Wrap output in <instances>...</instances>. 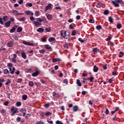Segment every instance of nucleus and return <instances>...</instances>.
<instances>
[{"instance_id":"1","label":"nucleus","mask_w":124,"mask_h":124,"mask_svg":"<svg viewBox=\"0 0 124 124\" xmlns=\"http://www.w3.org/2000/svg\"><path fill=\"white\" fill-rule=\"evenodd\" d=\"M44 20V18H35V20L33 21L32 23L35 25V27H39L42 25L41 23Z\"/></svg>"},{"instance_id":"2","label":"nucleus","mask_w":124,"mask_h":124,"mask_svg":"<svg viewBox=\"0 0 124 124\" xmlns=\"http://www.w3.org/2000/svg\"><path fill=\"white\" fill-rule=\"evenodd\" d=\"M9 113H11V116H14V114L19 113V111H18V108L16 107L13 106L12 108H11Z\"/></svg>"},{"instance_id":"3","label":"nucleus","mask_w":124,"mask_h":124,"mask_svg":"<svg viewBox=\"0 0 124 124\" xmlns=\"http://www.w3.org/2000/svg\"><path fill=\"white\" fill-rule=\"evenodd\" d=\"M112 3L115 7H119V4H123L124 3L122 0H114L112 1Z\"/></svg>"},{"instance_id":"4","label":"nucleus","mask_w":124,"mask_h":124,"mask_svg":"<svg viewBox=\"0 0 124 124\" xmlns=\"http://www.w3.org/2000/svg\"><path fill=\"white\" fill-rule=\"evenodd\" d=\"M66 33H67V31H64L63 30H62L61 31V36H62L63 38L66 40L70 38V33H68L69 34H68V35L66 36Z\"/></svg>"},{"instance_id":"5","label":"nucleus","mask_w":124,"mask_h":124,"mask_svg":"<svg viewBox=\"0 0 124 124\" xmlns=\"http://www.w3.org/2000/svg\"><path fill=\"white\" fill-rule=\"evenodd\" d=\"M11 13L15 14V16H17L19 15L20 16L24 15V14L23 13H19L17 10H13L11 11Z\"/></svg>"},{"instance_id":"6","label":"nucleus","mask_w":124,"mask_h":124,"mask_svg":"<svg viewBox=\"0 0 124 124\" xmlns=\"http://www.w3.org/2000/svg\"><path fill=\"white\" fill-rule=\"evenodd\" d=\"M52 6V4H48L47 6L45 7V11H47V10H49L51 9V7Z\"/></svg>"},{"instance_id":"7","label":"nucleus","mask_w":124,"mask_h":124,"mask_svg":"<svg viewBox=\"0 0 124 124\" xmlns=\"http://www.w3.org/2000/svg\"><path fill=\"white\" fill-rule=\"evenodd\" d=\"M25 14H26V15H29V16H33V13L30 11V10H27L25 12Z\"/></svg>"},{"instance_id":"8","label":"nucleus","mask_w":124,"mask_h":124,"mask_svg":"<svg viewBox=\"0 0 124 124\" xmlns=\"http://www.w3.org/2000/svg\"><path fill=\"white\" fill-rule=\"evenodd\" d=\"M23 44H24L25 45H27V46H33V43L28 42L25 41L23 42Z\"/></svg>"},{"instance_id":"9","label":"nucleus","mask_w":124,"mask_h":124,"mask_svg":"<svg viewBox=\"0 0 124 124\" xmlns=\"http://www.w3.org/2000/svg\"><path fill=\"white\" fill-rule=\"evenodd\" d=\"M10 25H11V21H8L7 22H6L5 23V27H6V28H8L9 27H10Z\"/></svg>"},{"instance_id":"10","label":"nucleus","mask_w":124,"mask_h":124,"mask_svg":"<svg viewBox=\"0 0 124 124\" xmlns=\"http://www.w3.org/2000/svg\"><path fill=\"white\" fill-rule=\"evenodd\" d=\"M13 46H14V41H9L8 43H7V46H8V47H12Z\"/></svg>"},{"instance_id":"11","label":"nucleus","mask_w":124,"mask_h":124,"mask_svg":"<svg viewBox=\"0 0 124 124\" xmlns=\"http://www.w3.org/2000/svg\"><path fill=\"white\" fill-rule=\"evenodd\" d=\"M93 52L94 54L95 53H100V49H98L97 47H95L93 49Z\"/></svg>"},{"instance_id":"12","label":"nucleus","mask_w":124,"mask_h":124,"mask_svg":"<svg viewBox=\"0 0 124 124\" xmlns=\"http://www.w3.org/2000/svg\"><path fill=\"white\" fill-rule=\"evenodd\" d=\"M3 73L4 75H6L7 74H10V71H9L8 69H4L3 70Z\"/></svg>"},{"instance_id":"13","label":"nucleus","mask_w":124,"mask_h":124,"mask_svg":"<svg viewBox=\"0 0 124 124\" xmlns=\"http://www.w3.org/2000/svg\"><path fill=\"white\" fill-rule=\"evenodd\" d=\"M21 54L22 58H23L24 59V60H26L27 59V55L26 53L24 52H21Z\"/></svg>"},{"instance_id":"14","label":"nucleus","mask_w":124,"mask_h":124,"mask_svg":"<svg viewBox=\"0 0 124 124\" xmlns=\"http://www.w3.org/2000/svg\"><path fill=\"white\" fill-rule=\"evenodd\" d=\"M37 31L39 32V33H42L44 32V29L42 28H38Z\"/></svg>"},{"instance_id":"15","label":"nucleus","mask_w":124,"mask_h":124,"mask_svg":"<svg viewBox=\"0 0 124 124\" xmlns=\"http://www.w3.org/2000/svg\"><path fill=\"white\" fill-rule=\"evenodd\" d=\"M98 71V67L96 65H94L93 68V72L94 73L97 72Z\"/></svg>"},{"instance_id":"16","label":"nucleus","mask_w":124,"mask_h":124,"mask_svg":"<svg viewBox=\"0 0 124 124\" xmlns=\"http://www.w3.org/2000/svg\"><path fill=\"white\" fill-rule=\"evenodd\" d=\"M45 15L46 16V18H47L48 20H51V19H52V16H51V14H46Z\"/></svg>"},{"instance_id":"17","label":"nucleus","mask_w":124,"mask_h":124,"mask_svg":"<svg viewBox=\"0 0 124 124\" xmlns=\"http://www.w3.org/2000/svg\"><path fill=\"white\" fill-rule=\"evenodd\" d=\"M73 110L74 112H77L78 110V106H75L73 107Z\"/></svg>"},{"instance_id":"18","label":"nucleus","mask_w":124,"mask_h":124,"mask_svg":"<svg viewBox=\"0 0 124 124\" xmlns=\"http://www.w3.org/2000/svg\"><path fill=\"white\" fill-rule=\"evenodd\" d=\"M39 72L38 71H36L35 72L32 74V76L33 77H35L39 75Z\"/></svg>"},{"instance_id":"19","label":"nucleus","mask_w":124,"mask_h":124,"mask_svg":"<svg viewBox=\"0 0 124 124\" xmlns=\"http://www.w3.org/2000/svg\"><path fill=\"white\" fill-rule=\"evenodd\" d=\"M48 40V42H53L55 41L56 40L54 37H50Z\"/></svg>"},{"instance_id":"20","label":"nucleus","mask_w":124,"mask_h":124,"mask_svg":"<svg viewBox=\"0 0 124 124\" xmlns=\"http://www.w3.org/2000/svg\"><path fill=\"white\" fill-rule=\"evenodd\" d=\"M53 96L56 98H60V94L58 93H56L54 92L53 93Z\"/></svg>"},{"instance_id":"21","label":"nucleus","mask_w":124,"mask_h":124,"mask_svg":"<svg viewBox=\"0 0 124 124\" xmlns=\"http://www.w3.org/2000/svg\"><path fill=\"white\" fill-rule=\"evenodd\" d=\"M77 85L78 86V87H81L82 84H81V82L80 81L79 79L77 80Z\"/></svg>"},{"instance_id":"22","label":"nucleus","mask_w":124,"mask_h":124,"mask_svg":"<svg viewBox=\"0 0 124 124\" xmlns=\"http://www.w3.org/2000/svg\"><path fill=\"white\" fill-rule=\"evenodd\" d=\"M22 31H23V28H22V27H18L17 28V29H16V32H17L18 33Z\"/></svg>"},{"instance_id":"23","label":"nucleus","mask_w":124,"mask_h":124,"mask_svg":"<svg viewBox=\"0 0 124 124\" xmlns=\"http://www.w3.org/2000/svg\"><path fill=\"white\" fill-rule=\"evenodd\" d=\"M11 79L8 78L7 79V82L5 83V85L6 86L9 85V84H11Z\"/></svg>"},{"instance_id":"24","label":"nucleus","mask_w":124,"mask_h":124,"mask_svg":"<svg viewBox=\"0 0 124 124\" xmlns=\"http://www.w3.org/2000/svg\"><path fill=\"white\" fill-rule=\"evenodd\" d=\"M63 46H64V48L65 49H68L69 47V44L66 43V44H64V45H63Z\"/></svg>"},{"instance_id":"25","label":"nucleus","mask_w":124,"mask_h":124,"mask_svg":"<svg viewBox=\"0 0 124 124\" xmlns=\"http://www.w3.org/2000/svg\"><path fill=\"white\" fill-rule=\"evenodd\" d=\"M26 17L24 16L22 18H20L18 19V21H19L20 22H24V21H26Z\"/></svg>"},{"instance_id":"26","label":"nucleus","mask_w":124,"mask_h":124,"mask_svg":"<svg viewBox=\"0 0 124 124\" xmlns=\"http://www.w3.org/2000/svg\"><path fill=\"white\" fill-rule=\"evenodd\" d=\"M28 99V96L27 95H23L22 96V99L23 100H26Z\"/></svg>"},{"instance_id":"27","label":"nucleus","mask_w":124,"mask_h":124,"mask_svg":"<svg viewBox=\"0 0 124 124\" xmlns=\"http://www.w3.org/2000/svg\"><path fill=\"white\" fill-rule=\"evenodd\" d=\"M16 30V28L15 27H13L11 30H10V33H13L14 32H15Z\"/></svg>"},{"instance_id":"28","label":"nucleus","mask_w":124,"mask_h":124,"mask_svg":"<svg viewBox=\"0 0 124 124\" xmlns=\"http://www.w3.org/2000/svg\"><path fill=\"white\" fill-rule=\"evenodd\" d=\"M33 6V4H32V3H27L26 6L27 7H31Z\"/></svg>"},{"instance_id":"29","label":"nucleus","mask_w":124,"mask_h":124,"mask_svg":"<svg viewBox=\"0 0 124 124\" xmlns=\"http://www.w3.org/2000/svg\"><path fill=\"white\" fill-rule=\"evenodd\" d=\"M119 55L118 57H119L120 58H122L124 56V53L123 52H119Z\"/></svg>"},{"instance_id":"30","label":"nucleus","mask_w":124,"mask_h":124,"mask_svg":"<svg viewBox=\"0 0 124 124\" xmlns=\"http://www.w3.org/2000/svg\"><path fill=\"white\" fill-rule=\"evenodd\" d=\"M108 21L110 23H113V20L112 17L111 16H109L108 17Z\"/></svg>"},{"instance_id":"31","label":"nucleus","mask_w":124,"mask_h":124,"mask_svg":"<svg viewBox=\"0 0 124 124\" xmlns=\"http://www.w3.org/2000/svg\"><path fill=\"white\" fill-rule=\"evenodd\" d=\"M45 48H46V49L47 50H50L51 49V46L49 45H46L45 46Z\"/></svg>"},{"instance_id":"32","label":"nucleus","mask_w":124,"mask_h":124,"mask_svg":"<svg viewBox=\"0 0 124 124\" xmlns=\"http://www.w3.org/2000/svg\"><path fill=\"white\" fill-rule=\"evenodd\" d=\"M114 81H115V78H112L109 79L108 83L111 84L112 82Z\"/></svg>"},{"instance_id":"33","label":"nucleus","mask_w":124,"mask_h":124,"mask_svg":"<svg viewBox=\"0 0 124 124\" xmlns=\"http://www.w3.org/2000/svg\"><path fill=\"white\" fill-rule=\"evenodd\" d=\"M96 29L98 31L101 30L102 29V26L100 25L96 26Z\"/></svg>"},{"instance_id":"34","label":"nucleus","mask_w":124,"mask_h":124,"mask_svg":"<svg viewBox=\"0 0 124 124\" xmlns=\"http://www.w3.org/2000/svg\"><path fill=\"white\" fill-rule=\"evenodd\" d=\"M35 15L36 16H39V15H40V12L38 11H36L35 13Z\"/></svg>"},{"instance_id":"35","label":"nucleus","mask_w":124,"mask_h":124,"mask_svg":"<svg viewBox=\"0 0 124 124\" xmlns=\"http://www.w3.org/2000/svg\"><path fill=\"white\" fill-rule=\"evenodd\" d=\"M52 113L49 112V111H47L46 113H45V115H46V116H49L50 115H51Z\"/></svg>"},{"instance_id":"36","label":"nucleus","mask_w":124,"mask_h":124,"mask_svg":"<svg viewBox=\"0 0 124 124\" xmlns=\"http://www.w3.org/2000/svg\"><path fill=\"white\" fill-rule=\"evenodd\" d=\"M116 28H117V29H118V30H119V29H120L121 28H122V26L121 25V24L118 23V24H117V25L116 26Z\"/></svg>"},{"instance_id":"37","label":"nucleus","mask_w":124,"mask_h":124,"mask_svg":"<svg viewBox=\"0 0 124 124\" xmlns=\"http://www.w3.org/2000/svg\"><path fill=\"white\" fill-rule=\"evenodd\" d=\"M39 53L41 54H44V53H46V50H45L44 49L39 50Z\"/></svg>"},{"instance_id":"38","label":"nucleus","mask_w":124,"mask_h":124,"mask_svg":"<svg viewBox=\"0 0 124 124\" xmlns=\"http://www.w3.org/2000/svg\"><path fill=\"white\" fill-rule=\"evenodd\" d=\"M108 14H109V11L108 10H105V11H104V15H108Z\"/></svg>"},{"instance_id":"39","label":"nucleus","mask_w":124,"mask_h":124,"mask_svg":"<svg viewBox=\"0 0 124 124\" xmlns=\"http://www.w3.org/2000/svg\"><path fill=\"white\" fill-rule=\"evenodd\" d=\"M29 85L30 87H33L34 85L33 81H29Z\"/></svg>"},{"instance_id":"40","label":"nucleus","mask_w":124,"mask_h":124,"mask_svg":"<svg viewBox=\"0 0 124 124\" xmlns=\"http://www.w3.org/2000/svg\"><path fill=\"white\" fill-rule=\"evenodd\" d=\"M20 112H21V113H23L24 112H27V110H26V108L20 109Z\"/></svg>"},{"instance_id":"41","label":"nucleus","mask_w":124,"mask_h":124,"mask_svg":"<svg viewBox=\"0 0 124 124\" xmlns=\"http://www.w3.org/2000/svg\"><path fill=\"white\" fill-rule=\"evenodd\" d=\"M12 71H11L10 74L13 75L14 73L15 72L16 68L13 67V69H12Z\"/></svg>"},{"instance_id":"42","label":"nucleus","mask_w":124,"mask_h":124,"mask_svg":"<svg viewBox=\"0 0 124 124\" xmlns=\"http://www.w3.org/2000/svg\"><path fill=\"white\" fill-rule=\"evenodd\" d=\"M16 106L17 107H20L21 106V103L19 101L16 102Z\"/></svg>"},{"instance_id":"43","label":"nucleus","mask_w":124,"mask_h":124,"mask_svg":"<svg viewBox=\"0 0 124 124\" xmlns=\"http://www.w3.org/2000/svg\"><path fill=\"white\" fill-rule=\"evenodd\" d=\"M7 16H3V21L4 22H6V21L7 20Z\"/></svg>"},{"instance_id":"44","label":"nucleus","mask_w":124,"mask_h":124,"mask_svg":"<svg viewBox=\"0 0 124 124\" xmlns=\"http://www.w3.org/2000/svg\"><path fill=\"white\" fill-rule=\"evenodd\" d=\"M13 38L16 40H18V36L17 35H13Z\"/></svg>"},{"instance_id":"45","label":"nucleus","mask_w":124,"mask_h":124,"mask_svg":"<svg viewBox=\"0 0 124 124\" xmlns=\"http://www.w3.org/2000/svg\"><path fill=\"white\" fill-rule=\"evenodd\" d=\"M76 35V31L73 30L72 31V36H75Z\"/></svg>"},{"instance_id":"46","label":"nucleus","mask_w":124,"mask_h":124,"mask_svg":"<svg viewBox=\"0 0 124 124\" xmlns=\"http://www.w3.org/2000/svg\"><path fill=\"white\" fill-rule=\"evenodd\" d=\"M89 22L91 24H93L94 23V20L93 19H89Z\"/></svg>"},{"instance_id":"47","label":"nucleus","mask_w":124,"mask_h":124,"mask_svg":"<svg viewBox=\"0 0 124 124\" xmlns=\"http://www.w3.org/2000/svg\"><path fill=\"white\" fill-rule=\"evenodd\" d=\"M50 106V105L49 103H46V104H45L44 105V107L45 108H49Z\"/></svg>"},{"instance_id":"48","label":"nucleus","mask_w":124,"mask_h":124,"mask_svg":"<svg viewBox=\"0 0 124 124\" xmlns=\"http://www.w3.org/2000/svg\"><path fill=\"white\" fill-rule=\"evenodd\" d=\"M29 19H30V20L31 21H33V20H35V18H34L33 16H30V17H29Z\"/></svg>"},{"instance_id":"49","label":"nucleus","mask_w":124,"mask_h":124,"mask_svg":"<svg viewBox=\"0 0 124 124\" xmlns=\"http://www.w3.org/2000/svg\"><path fill=\"white\" fill-rule=\"evenodd\" d=\"M7 66L9 67H12L13 64H12V63H7Z\"/></svg>"},{"instance_id":"50","label":"nucleus","mask_w":124,"mask_h":124,"mask_svg":"<svg viewBox=\"0 0 124 124\" xmlns=\"http://www.w3.org/2000/svg\"><path fill=\"white\" fill-rule=\"evenodd\" d=\"M41 40H42L43 42H45L47 41V39H46V37H43L42 38H41Z\"/></svg>"},{"instance_id":"51","label":"nucleus","mask_w":124,"mask_h":124,"mask_svg":"<svg viewBox=\"0 0 124 124\" xmlns=\"http://www.w3.org/2000/svg\"><path fill=\"white\" fill-rule=\"evenodd\" d=\"M45 31H46V32H50L51 31V29H50L49 28H47L45 29ZM46 32H45L46 33Z\"/></svg>"},{"instance_id":"52","label":"nucleus","mask_w":124,"mask_h":124,"mask_svg":"<svg viewBox=\"0 0 124 124\" xmlns=\"http://www.w3.org/2000/svg\"><path fill=\"white\" fill-rule=\"evenodd\" d=\"M117 115H115L114 117L112 118V121L115 122V121H117Z\"/></svg>"},{"instance_id":"53","label":"nucleus","mask_w":124,"mask_h":124,"mask_svg":"<svg viewBox=\"0 0 124 124\" xmlns=\"http://www.w3.org/2000/svg\"><path fill=\"white\" fill-rule=\"evenodd\" d=\"M52 62L53 63L57 62H58L57 58H54L52 59Z\"/></svg>"},{"instance_id":"54","label":"nucleus","mask_w":124,"mask_h":124,"mask_svg":"<svg viewBox=\"0 0 124 124\" xmlns=\"http://www.w3.org/2000/svg\"><path fill=\"white\" fill-rule=\"evenodd\" d=\"M78 41H80V43H84V40H82L81 38H79L78 39Z\"/></svg>"},{"instance_id":"55","label":"nucleus","mask_w":124,"mask_h":124,"mask_svg":"<svg viewBox=\"0 0 124 124\" xmlns=\"http://www.w3.org/2000/svg\"><path fill=\"white\" fill-rule=\"evenodd\" d=\"M9 102L8 101H5V103H3V105L5 106H8Z\"/></svg>"},{"instance_id":"56","label":"nucleus","mask_w":124,"mask_h":124,"mask_svg":"<svg viewBox=\"0 0 124 124\" xmlns=\"http://www.w3.org/2000/svg\"><path fill=\"white\" fill-rule=\"evenodd\" d=\"M89 79L90 80V81H91V82H92L93 81V79H94V78L93 77H91V78H89Z\"/></svg>"},{"instance_id":"57","label":"nucleus","mask_w":124,"mask_h":124,"mask_svg":"<svg viewBox=\"0 0 124 124\" xmlns=\"http://www.w3.org/2000/svg\"><path fill=\"white\" fill-rule=\"evenodd\" d=\"M63 83H64V84H68L67 79H64V80H63Z\"/></svg>"},{"instance_id":"58","label":"nucleus","mask_w":124,"mask_h":124,"mask_svg":"<svg viewBox=\"0 0 124 124\" xmlns=\"http://www.w3.org/2000/svg\"><path fill=\"white\" fill-rule=\"evenodd\" d=\"M11 61H12L14 63H16V58H12L11 59Z\"/></svg>"},{"instance_id":"59","label":"nucleus","mask_w":124,"mask_h":124,"mask_svg":"<svg viewBox=\"0 0 124 124\" xmlns=\"http://www.w3.org/2000/svg\"><path fill=\"white\" fill-rule=\"evenodd\" d=\"M112 76H117V72L114 71L112 72Z\"/></svg>"},{"instance_id":"60","label":"nucleus","mask_w":124,"mask_h":124,"mask_svg":"<svg viewBox=\"0 0 124 124\" xmlns=\"http://www.w3.org/2000/svg\"><path fill=\"white\" fill-rule=\"evenodd\" d=\"M105 113H106V114H107V115H108V113H109V110H108V108L106 109Z\"/></svg>"},{"instance_id":"61","label":"nucleus","mask_w":124,"mask_h":124,"mask_svg":"<svg viewBox=\"0 0 124 124\" xmlns=\"http://www.w3.org/2000/svg\"><path fill=\"white\" fill-rule=\"evenodd\" d=\"M30 117H31V114L30 113H27L25 117L29 118Z\"/></svg>"},{"instance_id":"62","label":"nucleus","mask_w":124,"mask_h":124,"mask_svg":"<svg viewBox=\"0 0 124 124\" xmlns=\"http://www.w3.org/2000/svg\"><path fill=\"white\" fill-rule=\"evenodd\" d=\"M103 69H104V70H107V64L103 65Z\"/></svg>"},{"instance_id":"63","label":"nucleus","mask_w":124,"mask_h":124,"mask_svg":"<svg viewBox=\"0 0 124 124\" xmlns=\"http://www.w3.org/2000/svg\"><path fill=\"white\" fill-rule=\"evenodd\" d=\"M0 112H1V113H5V110L4 109H2L1 110H0Z\"/></svg>"},{"instance_id":"64","label":"nucleus","mask_w":124,"mask_h":124,"mask_svg":"<svg viewBox=\"0 0 124 124\" xmlns=\"http://www.w3.org/2000/svg\"><path fill=\"white\" fill-rule=\"evenodd\" d=\"M35 124H44V123L41 121H40L39 122H37Z\"/></svg>"}]
</instances>
